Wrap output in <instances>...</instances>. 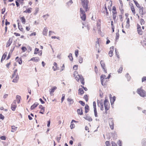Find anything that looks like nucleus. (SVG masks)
<instances>
[{
	"label": "nucleus",
	"mask_w": 146,
	"mask_h": 146,
	"mask_svg": "<svg viewBox=\"0 0 146 146\" xmlns=\"http://www.w3.org/2000/svg\"><path fill=\"white\" fill-rule=\"evenodd\" d=\"M113 51L112 50H110L109 53V55L110 57H112L113 55Z\"/></svg>",
	"instance_id": "58836bf2"
},
{
	"label": "nucleus",
	"mask_w": 146,
	"mask_h": 146,
	"mask_svg": "<svg viewBox=\"0 0 146 146\" xmlns=\"http://www.w3.org/2000/svg\"><path fill=\"white\" fill-rule=\"evenodd\" d=\"M32 9V8H30L26 10L23 11L24 13H31V10Z\"/></svg>",
	"instance_id": "aec40b11"
},
{
	"label": "nucleus",
	"mask_w": 146,
	"mask_h": 146,
	"mask_svg": "<svg viewBox=\"0 0 146 146\" xmlns=\"http://www.w3.org/2000/svg\"><path fill=\"white\" fill-rule=\"evenodd\" d=\"M11 127H12V130H11V132H14L17 130V127H16L14 126H12Z\"/></svg>",
	"instance_id": "a878e982"
},
{
	"label": "nucleus",
	"mask_w": 146,
	"mask_h": 146,
	"mask_svg": "<svg viewBox=\"0 0 146 146\" xmlns=\"http://www.w3.org/2000/svg\"><path fill=\"white\" fill-rule=\"evenodd\" d=\"M111 144L112 145V146H117V145L113 141L111 142Z\"/></svg>",
	"instance_id": "0e129e2a"
},
{
	"label": "nucleus",
	"mask_w": 146,
	"mask_h": 146,
	"mask_svg": "<svg viewBox=\"0 0 146 146\" xmlns=\"http://www.w3.org/2000/svg\"><path fill=\"white\" fill-rule=\"evenodd\" d=\"M78 65H74L73 67V68L75 70H77L78 69Z\"/></svg>",
	"instance_id": "052dcab7"
},
{
	"label": "nucleus",
	"mask_w": 146,
	"mask_h": 146,
	"mask_svg": "<svg viewBox=\"0 0 146 146\" xmlns=\"http://www.w3.org/2000/svg\"><path fill=\"white\" fill-rule=\"evenodd\" d=\"M84 92L82 88H79L78 90V94L82 95Z\"/></svg>",
	"instance_id": "393cba45"
},
{
	"label": "nucleus",
	"mask_w": 146,
	"mask_h": 146,
	"mask_svg": "<svg viewBox=\"0 0 146 146\" xmlns=\"http://www.w3.org/2000/svg\"><path fill=\"white\" fill-rule=\"evenodd\" d=\"M39 108L40 109H41V111H40L39 112V113H41V114H43L44 112V108L41 105H40L39 106Z\"/></svg>",
	"instance_id": "4468645a"
},
{
	"label": "nucleus",
	"mask_w": 146,
	"mask_h": 146,
	"mask_svg": "<svg viewBox=\"0 0 146 146\" xmlns=\"http://www.w3.org/2000/svg\"><path fill=\"white\" fill-rule=\"evenodd\" d=\"M146 81V76H144L142 78V82H143Z\"/></svg>",
	"instance_id": "4d7b16f0"
},
{
	"label": "nucleus",
	"mask_w": 146,
	"mask_h": 146,
	"mask_svg": "<svg viewBox=\"0 0 146 146\" xmlns=\"http://www.w3.org/2000/svg\"><path fill=\"white\" fill-rule=\"evenodd\" d=\"M17 69H16L14 71L13 74H12V78H14L15 76H16L17 75H18V74L17 73Z\"/></svg>",
	"instance_id": "b1692460"
},
{
	"label": "nucleus",
	"mask_w": 146,
	"mask_h": 146,
	"mask_svg": "<svg viewBox=\"0 0 146 146\" xmlns=\"http://www.w3.org/2000/svg\"><path fill=\"white\" fill-rule=\"evenodd\" d=\"M88 1L87 0H82V5L86 11L89 10V7L88 5Z\"/></svg>",
	"instance_id": "f03ea898"
},
{
	"label": "nucleus",
	"mask_w": 146,
	"mask_h": 146,
	"mask_svg": "<svg viewBox=\"0 0 146 146\" xmlns=\"http://www.w3.org/2000/svg\"><path fill=\"white\" fill-rule=\"evenodd\" d=\"M93 106L94 110L96 109V103L95 102H93Z\"/></svg>",
	"instance_id": "5fc2aeb1"
},
{
	"label": "nucleus",
	"mask_w": 146,
	"mask_h": 146,
	"mask_svg": "<svg viewBox=\"0 0 146 146\" xmlns=\"http://www.w3.org/2000/svg\"><path fill=\"white\" fill-rule=\"evenodd\" d=\"M39 49L38 48H35L34 52V54H37L38 53V52L39 51Z\"/></svg>",
	"instance_id": "e433bc0d"
},
{
	"label": "nucleus",
	"mask_w": 146,
	"mask_h": 146,
	"mask_svg": "<svg viewBox=\"0 0 146 146\" xmlns=\"http://www.w3.org/2000/svg\"><path fill=\"white\" fill-rule=\"evenodd\" d=\"M30 60H32L35 62H37L40 60V59L38 57H33Z\"/></svg>",
	"instance_id": "2eb2a0df"
},
{
	"label": "nucleus",
	"mask_w": 146,
	"mask_h": 146,
	"mask_svg": "<svg viewBox=\"0 0 146 146\" xmlns=\"http://www.w3.org/2000/svg\"><path fill=\"white\" fill-rule=\"evenodd\" d=\"M21 49L22 50L23 52H24L27 50V48L23 46L22 47Z\"/></svg>",
	"instance_id": "37998d69"
},
{
	"label": "nucleus",
	"mask_w": 146,
	"mask_h": 146,
	"mask_svg": "<svg viewBox=\"0 0 146 146\" xmlns=\"http://www.w3.org/2000/svg\"><path fill=\"white\" fill-rule=\"evenodd\" d=\"M77 112L78 114L80 115H82L83 114L82 110L81 108L80 109H78L77 110Z\"/></svg>",
	"instance_id": "bb28decb"
},
{
	"label": "nucleus",
	"mask_w": 146,
	"mask_h": 146,
	"mask_svg": "<svg viewBox=\"0 0 146 146\" xmlns=\"http://www.w3.org/2000/svg\"><path fill=\"white\" fill-rule=\"evenodd\" d=\"M7 53L5 52L3 54L1 60V62H2V61L5 59L7 56Z\"/></svg>",
	"instance_id": "6ab92c4d"
},
{
	"label": "nucleus",
	"mask_w": 146,
	"mask_h": 146,
	"mask_svg": "<svg viewBox=\"0 0 146 146\" xmlns=\"http://www.w3.org/2000/svg\"><path fill=\"white\" fill-rule=\"evenodd\" d=\"M115 100V96H113V98H110V102L111 104L112 105L113 102H114Z\"/></svg>",
	"instance_id": "cd10ccee"
},
{
	"label": "nucleus",
	"mask_w": 146,
	"mask_h": 146,
	"mask_svg": "<svg viewBox=\"0 0 146 146\" xmlns=\"http://www.w3.org/2000/svg\"><path fill=\"white\" fill-rule=\"evenodd\" d=\"M137 27L138 34L139 35H142L143 33V31L141 30V26L138 24L137 25Z\"/></svg>",
	"instance_id": "9d476101"
},
{
	"label": "nucleus",
	"mask_w": 146,
	"mask_h": 146,
	"mask_svg": "<svg viewBox=\"0 0 146 146\" xmlns=\"http://www.w3.org/2000/svg\"><path fill=\"white\" fill-rule=\"evenodd\" d=\"M141 144L143 146H146V139H142Z\"/></svg>",
	"instance_id": "412c9836"
},
{
	"label": "nucleus",
	"mask_w": 146,
	"mask_h": 146,
	"mask_svg": "<svg viewBox=\"0 0 146 146\" xmlns=\"http://www.w3.org/2000/svg\"><path fill=\"white\" fill-rule=\"evenodd\" d=\"M118 144L119 145V146H121V141H120V140H119V141H118Z\"/></svg>",
	"instance_id": "774afa93"
},
{
	"label": "nucleus",
	"mask_w": 146,
	"mask_h": 146,
	"mask_svg": "<svg viewBox=\"0 0 146 146\" xmlns=\"http://www.w3.org/2000/svg\"><path fill=\"white\" fill-rule=\"evenodd\" d=\"M54 66L55 67V68L54 69V71H55L58 69V68L57 66V64L56 62H54Z\"/></svg>",
	"instance_id": "7c9ffc66"
},
{
	"label": "nucleus",
	"mask_w": 146,
	"mask_h": 146,
	"mask_svg": "<svg viewBox=\"0 0 146 146\" xmlns=\"http://www.w3.org/2000/svg\"><path fill=\"white\" fill-rule=\"evenodd\" d=\"M57 89V87L56 86H54L50 90V94L51 96L53 95V93Z\"/></svg>",
	"instance_id": "f8f14e48"
},
{
	"label": "nucleus",
	"mask_w": 146,
	"mask_h": 146,
	"mask_svg": "<svg viewBox=\"0 0 146 146\" xmlns=\"http://www.w3.org/2000/svg\"><path fill=\"white\" fill-rule=\"evenodd\" d=\"M106 144V146H108L110 145V142L108 141H107L105 143Z\"/></svg>",
	"instance_id": "69168bd1"
},
{
	"label": "nucleus",
	"mask_w": 146,
	"mask_h": 146,
	"mask_svg": "<svg viewBox=\"0 0 146 146\" xmlns=\"http://www.w3.org/2000/svg\"><path fill=\"white\" fill-rule=\"evenodd\" d=\"M104 80H101V82L103 86L105 85L106 84V82H104Z\"/></svg>",
	"instance_id": "09e8293b"
},
{
	"label": "nucleus",
	"mask_w": 146,
	"mask_h": 146,
	"mask_svg": "<svg viewBox=\"0 0 146 146\" xmlns=\"http://www.w3.org/2000/svg\"><path fill=\"white\" fill-rule=\"evenodd\" d=\"M0 139L2 140H5L6 139V137L4 136H2L0 137Z\"/></svg>",
	"instance_id": "e2e57ef3"
},
{
	"label": "nucleus",
	"mask_w": 146,
	"mask_h": 146,
	"mask_svg": "<svg viewBox=\"0 0 146 146\" xmlns=\"http://www.w3.org/2000/svg\"><path fill=\"white\" fill-rule=\"evenodd\" d=\"M133 1L135 5L138 8L139 7L141 6H140L139 4L138 3L137 1L134 0H133Z\"/></svg>",
	"instance_id": "f704fd0d"
},
{
	"label": "nucleus",
	"mask_w": 146,
	"mask_h": 146,
	"mask_svg": "<svg viewBox=\"0 0 146 146\" xmlns=\"http://www.w3.org/2000/svg\"><path fill=\"white\" fill-rule=\"evenodd\" d=\"M27 50L28 52L31 51L32 50V48L30 46H27Z\"/></svg>",
	"instance_id": "8fccbe9b"
},
{
	"label": "nucleus",
	"mask_w": 146,
	"mask_h": 146,
	"mask_svg": "<svg viewBox=\"0 0 146 146\" xmlns=\"http://www.w3.org/2000/svg\"><path fill=\"white\" fill-rule=\"evenodd\" d=\"M100 64L101 66L103 68V69L104 70V72L106 73H107V70L106 68H105V64L104 63V62L102 61L101 60V61L100 62Z\"/></svg>",
	"instance_id": "1a4fd4ad"
},
{
	"label": "nucleus",
	"mask_w": 146,
	"mask_h": 146,
	"mask_svg": "<svg viewBox=\"0 0 146 146\" xmlns=\"http://www.w3.org/2000/svg\"><path fill=\"white\" fill-rule=\"evenodd\" d=\"M83 59L82 57H80L79 60V62L80 63H82L83 62Z\"/></svg>",
	"instance_id": "49530a36"
},
{
	"label": "nucleus",
	"mask_w": 146,
	"mask_h": 146,
	"mask_svg": "<svg viewBox=\"0 0 146 146\" xmlns=\"http://www.w3.org/2000/svg\"><path fill=\"white\" fill-rule=\"evenodd\" d=\"M38 105V104L37 102H36L33 105H32L31 107V110H33V109H34Z\"/></svg>",
	"instance_id": "f3484780"
},
{
	"label": "nucleus",
	"mask_w": 146,
	"mask_h": 146,
	"mask_svg": "<svg viewBox=\"0 0 146 146\" xmlns=\"http://www.w3.org/2000/svg\"><path fill=\"white\" fill-rule=\"evenodd\" d=\"M84 118L86 120L88 121H92V118L89 116L86 115V117H84Z\"/></svg>",
	"instance_id": "a211bd4d"
},
{
	"label": "nucleus",
	"mask_w": 146,
	"mask_h": 146,
	"mask_svg": "<svg viewBox=\"0 0 146 146\" xmlns=\"http://www.w3.org/2000/svg\"><path fill=\"white\" fill-rule=\"evenodd\" d=\"M84 98L85 99V100L86 102H87L88 101V98L87 96L86 95L84 96Z\"/></svg>",
	"instance_id": "603ef678"
},
{
	"label": "nucleus",
	"mask_w": 146,
	"mask_h": 146,
	"mask_svg": "<svg viewBox=\"0 0 146 146\" xmlns=\"http://www.w3.org/2000/svg\"><path fill=\"white\" fill-rule=\"evenodd\" d=\"M18 27L19 29L21 31H22L23 29L22 28V26H21L19 25V23H18Z\"/></svg>",
	"instance_id": "c9c22d12"
},
{
	"label": "nucleus",
	"mask_w": 146,
	"mask_h": 146,
	"mask_svg": "<svg viewBox=\"0 0 146 146\" xmlns=\"http://www.w3.org/2000/svg\"><path fill=\"white\" fill-rule=\"evenodd\" d=\"M139 9V13L141 15L143 14V7L140 6L138 8Z\"/></svg>",
	"instance_id": "dca6fc26"
},
{
	"label": "nucleus",
	"mask_w": 146,
	"mask_h": 146,
	"mask_svg": "<svg viewBox=\"0 0 146 146\" xmlns=\"http://www.w3.org/2000/svg\"><path fill=\"white\" fill-rule=\"evenodd\" d=\"M127 25H126V27L127 28L129 27V18L127 19V21H126Z\"/></svg>",
	"instance_id": "2f4dec72"
},
{
	"label": "nucleus",
	"mask_w": 146,
	"mask_h": 146,
	"mask_svg": "<svg viewBox=\"0 0 146 146\" xmlns=\"http://www.w3.org/2000/svg\"><path fill=\"white\" fill-rule=\"evenodd\" d=\"M49 16V15L48 14L44 15L43 16V18H44L45 20H46L47 18Z\"/></svg>",
	"instance_id": "c03bdc74"
},
{
	"label": "nucleus",
	"mask_w": 146,
	"mask_h": 146,
	"mask_svg": "<svg viewBox=\"0 0 146 146\" xmlns=\"http://www.w3.org/2000/svg\"><path fill=\"white\" fill-rule=\"evenodd\" d=\"M20 19L23 24H25V23L26 20L24 17H23L20 18Z\"/></svg>",
	"instance_id": "c756f323"
},
{
	"label": "nucleus",
	"mask_w": 146,
	"mask_h": 146,
	"mask_svg": "<svg viewBox=\"0 0 146 146\" xmlns=\"http://www.w3.org/2000/svg\"><path fill=\"white\" fill-rule=\"evenodd\" d=\"M12 42V39L10 38L9 39V40L7 42L6 45V47H9L10 45L11 44V43Z\"/></svg>",
	"instance_id": "ddd939ff"
},
{
	"label": "nucleus",
	"mask_w": 146,
	"mask_h": 146,
	"mask_svg": "<svg viewBox=\"0 0 146 146\" xmlns=\"http://www.w3.org/2000/svg\"><path fill=\"white\" fill-rule=\"evenodd\" d=\"M64 98H65V95H64V94H63L62 95V97L61 98L62 102L64 100Z\"/></svg>",
	"instance_id": "680f3d73"
},
{
	"label": "nucleus",
	"mask_w": 146,
	"mask_h": 146,
	"mask_svg": "<svg viewBox=\"0 0 146 146\" xmlns=\"http://www.w3.org/2000/svg\"><path fill=\"white\" fill-rule=\"evenodd\" d=\"M4 118V117L1 114H0V119H3Z\"/></svg>",
	"instance_id": "338daca9"
},
{
	"label": "nucleus",
	"mask_w": 146,
	"mask_h": 146,
	"mask_svg": "<svg viewBox=\"0 0 146 146\" xmlns=\"http://www.w3.org/2000/svg\"><path fill=\"white\" fill-rule=\"evenodd\" d=\"M137 92L141 97H144L145 95V91L141 88L137 89Z\"/></svg>",
	"instance_id": "39448f33"
},
{
	"label": "nucleus",
	"mask_w": 146,
	"mask_h": 146,
	"mask_svg": "<svg viewBox=\"0 0 146 146\" xmlns=\"http://www.w3.org/2000/svg\"><path fill=\"white\" fill-rule=\"evenodd\" d=\"M94 115L96 117H98V116L97 115V113L96 111V109H94Z\"/></svg>",
	"instance_id": "a18cd8bd"
},
{
	"label": "nucleus",
	"mask_w": 146,
	"mask_h": 146,
	"mask_svg": "<svg viewBox=\"0 0 146 146\" xmlns=\"http://www.w3.org/2000/svg\"><path fill=\"white\" fill-rule=\"evenodd\" d=\"M108 121L110 128L111 129H113L114 128V123L113 119L112 118L109 119Z\"/></svg>",
	"instance_id": "423d86ee"
},
{
	"label": "nucleus",
	"mask_w": 146,
	"mask_h": 146,
	"mask_svg": "<svg viewBox=\"0 0 146 146\" xmlns=\"http://www.w3.org/2000/svg\"><path fill=\"white\" fill-rule=\"evenodd\" d=\"M80 13L81 18L82 20L84 21H85L86 18V14L85 11L83 10L82 8H80Z\"/></svg>",
	"instance_id": "7ed1b4c3"
},
{
	"label": "nucleus",
	"mask_w": 146,
	"mask_h": 146,
	"mask_svg": "<svg viewBox=\"0 0 146 146\" xmlns=\"http://www.w3.org/2000/svg\"><path fill=\"white\" fill-rule=\"evenodd\" d=\"M13 79L12 81V82L14 83H17L19 79V77L18 75H17L15 76L14 78H13Z\"/></svg>",
	"instance_id": "9b49d317"
},
{
	"label": "nucleus",
	"mask_w": 146,
	"mask_h": 146,
	"mask_svg": "<svg viewBox=\"0 0 146 146\" xmlns=\"http://www.w3.org/2000/svg\"><path fill=\"white\" fill-rule=\"evenodd\" d=\"M75 54L76 57H77L78 54V50H76L75 51Z\"/></svg>",
	"instance_id": "79ce46f5"
},
{
	"label": "nucleus",
	"mask_w": 146,
	"mask_h": 146,
	"mask_svg": "<svg viewBox=\"0 0 146 146\" xmlns=\"http://www.w3.org/2000/svg\"><path fill=\"white\" fill-rule=\"evenodd\" d=\"M131 8L132 12L134 14H135V11L134 7L132 6Z\"/></svg>",
	"instance_id": "4c0bfd02"
},
{
	"label": "nucleus",
	"mask_w": 146,
	"mask_h": 146,
	"mask_svg": "<svg viewBox=\"0 0 146 146\" xmlns=\"http://www.w3.org/2000/svg\"><path fill=\"white\" fill-rule=\"evenodd\" d=\"M48 30L47 28H44L43 31V34L44 35L46 36L47 34Z\"/></svg>",
	"instance_id": "4be33fe9"
},
{
	"label": "nucleus",
	"mask_w": 146,
	"mask_h": 146,
	"mask_svg": "<svg viewBox=\"0 0 146 146\" xmlns=\"http://www.w3.org/2000/svg\"><path fill=\"white\" fill-rule=\"evenodd\" d=\"M140 23L141 25H142L143 24H144L145 23V21L143 19H141L140 20Z\"/></svg>",
	"instance_id": "a19ab883"
},
{
	"label": "nucleus",
	"mask_w": 146,
	"mask_h": 146,
	"mask_svg": "<svg viewBox=\"0 0 146 146\" xmlns=\"http://www.w3.org/2000/svg\"><path fill=\"white\" fill-rule=\"evenodd\" d=\"M67 101L69 102V104L70 105L72 104L74 102L73 100L71 98H68L67 99Z\"/></svg>",
	"instance_id": "c85d7f7f"
},
{
	"label": "nucleus",
	"mask_w": 146,
	"mask_h": 146,
	"mask_svg": "<svg viewBox=\"0 0 146 146\" xmlns=\"http://www.w3.org/2000/svg\"><path fill=\"white\" fill-rule=\"evenodd\" d=\"M79 102L83 106H84L85 104L82 101H80Z\"/></svg>",
	"instance_id": "3c124183"
},
{
	"label": "nucleus",
	"mask_w": 146,
	"mask_h": 146,
	"mask_svg": "<svg viewBox=\"0 0 146 146\" xmlns=\"http://www.w3.org/2000/svg\"><path fill=\"white\" fill-rule=\"evenodd\" d=\"M126 77L127 78L128 81H129L130 79V77L129 76L128 73H127L126 75Z\"/></svg>",
	"instance_id": "864d4df0"
},
{
	"label": "nucleus",
	"mask_w": 146,
	"mask_h": 146,
	"mask_svg": "<svg viewBox=\"0 0 146 146\" xmlns=\"http://www.w3.org/2000/svg\"><path fill=\"white\" fill-rule=\"evenodd\" d=\"M73 3L72 1V0H70L67 3V4L68 6H70Z\"/></svg>",
	"instance_id": "ea45409f"
},
{
	"label": "nucleus",
	"mask_w": 146,
	"mask_h": 146,
	"mask_svg": "<svg viewBox=\"0 0 146 146\" xmlns=\"http://www.w3.org/2000/svg\"><path fill=\"white\" fill-rule=\"evenodd\" d=\"M61 138V137H56V139L58 143L59 142V141L60 139Z\"/></svg>",
	"instance_id": "bf43d9fd"
},
{
	"label": "nucleus",
	"mask_w": 146,
	"mask_h": 146,
	"mask_svg": "<svg viewBox=\"0 0 146 146\" xmlns=\"http://www.w3.org/2000/svg\"><path fill=\"white\" fill-rule=\"evenodd\" d=\"M68 57L69 58L70 60L72 61L73 60V58L72 56V54L71 53H70L69 55L68 56Z\"/></svg>",
	"instance_id": "72a5a7b5"
},
{
	"label": "nucleus",
	"mask_w": 146,
	"mask_h": 146,
	"mask_svg": "<svg viewBox=\"0 0 146 146\" xmlns=\"http://www.w3.org/2000/svg\"><path fill=\"white\" fill-rule=\"evenodd\" d=\"M104 79H106V76L105 75H102L100 76V79L104 80Z\"/></svg>",
	"instance_id": "473e14b6"
},
{
	"label": "nucleus",
	"mask_w": 146,
	"mask_h": 146,
	"mask_svg": "<svg viewBox=\"0 0 146 146\" xmlns=\"http://www.w3.org/2000/svg\"><path fill=\"white\" fill-rule=\"evenodd\" d=\"M75 127V125H74V124H72V123H71V124L70 125V128L71 129H72L73 128H74Z\"/></svg>",
	"instance_id": "6e6d98bb"
},
{
	"label": "nucleus",
	"mask_w": 146,
	"mask_h": 146,
	"mask_svg": "<svg viewBox=\"0 0 146 146\" xmlns=\"http://www.w3.org/2000/svg\"><path fill=\"white\" fill-rule=\"evenodd\" d=\"M102 101V100L100 101L98 100H97V103L98 106V107H100V110L102 111H103L104 110V108L103 102Z\"/></svg>",
	"instance_id": "0eeeda50"
},
{
	"label": "nucleus",
	"mask_w": 146,
	"mask_h": 146,
	"mask_svg": "<svg viewBox=\"0 0 146 146\" xmlns=\"http://www.w3.org/2000/svg\"><path fill=\"white\" fill-rule=\"evenodd\" d=\"M74 77L75 79L78 81L80 80L81 83L83 84H84V79L81 75L78 74V73L76 71H75L74 73Z\"/></svg>",
	"instance_id": "f257e3e1"
},
{
	"label": "nucleus",
	"mask_w": 146,
	"mask_h": 146,
	"mask_svg": "<svg viewBox=\"0 0 146 146\" xmlns=\"http://www.w3.org/2000/svg\"><path fill=\"white\" fill-rule=\"evenodd\" d=\"M116 39H118L119 37V34L118 33H117L116 34Z\"/></svg>",
	"instance_id": "13d9d810"
},
{
	"label": "nucleus",
	"mask_w": 146,
	"mask_h": 146,
	"mask_svg": "<svg viewBox=\"0 0 146 146\" xmlns=\"http://www.w3.org/2000/svg\"><path fill=\"white\" fill-rule=\"evenodd\" d=\"M104 104L105 108V109L106 111L105 113L106 114L107 113V111L109 110L110 108L109 104L107 99H105L104 102Z\"/></svg>",
	"instance_id": "20e7f679"
},
{
	"label": "nucleus",
	"mask_w": 146,
	"mask_h": 146,
	"mask_svg": "<svg viewBox=\"0 0 146 146\" xmlns=\"http://www.w3.org/2000/svg\"><path fill=\"white\" fill-rule=\"evenodd\" d=\"M123 70V68L122 67H120L118 70L117 72L118 73H121V72L122 70Z\"/></svg>",
	"instance_id": "de8ad7c7"
},
{
	"label": "nucleus",
	"mask_w": 146,
	"mask_h": 146,
	"mask_svg": "<svg viewBox=\"0 0 146 146\" xmlns=\"http://www.w3.org/2000/svg\"><path fill=\"white\" fill-rule=\"evenodd\" d=\"M16 103V101L14 100L11 105V108L13 111H14L15 110L16 108L17 107Z\"/></svg>",
	"instance_id": "6e6552de"
},
{
	"label": "nucleus",
	"mask_w": 146,
	"mask_h": 146,
	"mask_svg": "<svg viewBox=\"0 0 146 146\" xmlns=\"http://www.w3.org/2000/svg\"><path fill=\"white\" fill-rule=\"evenodd\" d=\"M89 107L88 105L86 104L85 107V112L87 113L89 110Z\"/></svg>",
	"instance_id": "5701e85b"
}]
</instances>
